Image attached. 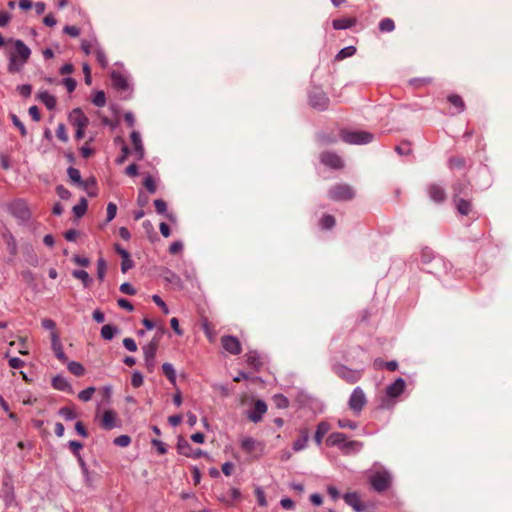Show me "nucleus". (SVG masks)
<instances>
[{"instance_id": "nucleus-36", "label": "nucleus", "mask_w": 512, "mask_h": 512, "mask_svg": "<svg viewBox=\"0 0 512 512\" xmlns=\"http://www.w3.org/2000/svg\"><path fill=\"white\" fill-rule=\"evenodd\" d=\"M3 237L5 239V242L7 244L9 253L13 256L17 254V242L13 234L8 230L6 233L3 234Z\"/></svg>"}, {"instance_id": "nucleus-53", "label": "nucleus", "mask_w": 512, "mask_h": 512, "mask_svg": "<svg viewBox=\"0 0 512 512\" xmlns=\"http://www.w3.org/2000/svg\"><path fill=\"white\" fill-rule=\"evenodd\" d=\"M107 271V263L104 258L100 257L97 260V278L99 281H103Z\"/></svg>"}, {"instance_id": "nucleus-60", "label": "nucleus", "mask_w": 512, "mask_h": 512, "mask_svg": "<svg viewBox=\"0 0 512 512\" xmlns=\"http://www.w3.org/2000/svg\"><path fill=\"white\" fill-rule=\"evenodd\" d=\"M94 393H95V388L94 387H88V388H86V389H84V390L79 392L78 398L81 401L87 402V401L92 399Z\"/></svg>"}, {"instance_id": "nucleus-64", "label": "nucleus", "mask_w": 512, "mask_h": 512, "mask_svg": "<svg viewBox=\"0 0 512 512\" xmlns=\"http://www.w3.org/2000/svg\"><path fill=\"white\" fill-rule=\"evenodd\" d=\"M55 191L62 200H68L72 196L71 192L61 184L56 186Z\"/></svg>"}, {"instance_id": "nucleus-46", "label": "nucleus", "mask_w": 512, "mask_h": 512, "mask_svg": "<svg viewBox=\"0 0 512 512\" xmlns=\"http://www.w3.org/2000/svg\"><path fill=\"white\" fill-rule=\"evenodd\" d=\"M68 370L75 376H83L85 374V368L80 362L71 361L68 363Z\"/></svg>"}, {"instance_id": "nucleus-44", "label": "nucleus", "mask_w": 512, "mask_h": 512, "mask_svg": "<svg viewBox=\"0 0 512 512\" xmlns=\"http://www.w3.org/2000/svg\"><path fill=\"white\" fill-rule=\"evenodd\" d=\"M356 53V47L355 46H347L342 48L335 56V61H341L344 60L347 57H351Z\"/></svg>"}, {"instance_id": "nucleus-37", "label": "nucleus", "mask_w": 512, "mask_h": 512, "mask_svg": "<svg viewBox=\"0 0 512 512\" xmlns=\"http://www.w3.org/2000/svg\"><path fill=\"white\" fill-rule=\"evenodd\" d=\"M88 209V202L86 198L82 197L78 204L73 207V213L76 218L83 217Z\"/></svg>"}, {"instance_id": "nucleus-57", "label": "nucleus", "mask_w": 512, "mask_h": 512, "mask_svg": "<svg viewBox=\"0 0 512 512\" xmlns=\"http://www.w3.org/2000/svg\"><path fill=\"white\" fill-rule=\"evenodd\" d=\"M151 445L156 449L159 455H164L167 453V446L164 442L159 440L158 438L151 439Z\"/></svg>"}, {"instance_id": "nucleus-35", "label": "nucleus", "mask_w": 512, "mask_h": 512, "mask_svg": "<svg viewBox=\"0 0 512 512\" xmlns=\"http://www.w3.org/2000/svg\"><path fill=\"white\" fill-rule=\"evenodd\" d=\"M447 100L456 108L457 113H461L465 110V103L460 95L450 94L448 95Z\"/></svg>"}, {"instance_id": "nucleus-6", "label": "nucleus", "mask_w": 512, "mask_h": 512, "mask_svg": "<svg viewBox=\"0 0 512 512\" xmlns=\"http://www.w3.org/2000/svg\"><path fill=\"white\" fill-rule=\"evenodd\" d=\"M333 372L349 384H354L362 378V370L352 369L344 364L337 363L333 366Z\"/></svg>"}, {"instance_id": "nucleus-23", "label": "nucleus", "mask_w": 512, "mask_h": 512, "mask_svg": "<svg viewBox=\"0 0 512 512\" xmlns=\"http://www.w3.org/2000/svg\"><path fill=\"white\" fill-rule=\"evenodd\" d=\"M112 86L117 91H125L129 88V84L124 75L120 72L112 71L111 75Z\"/></svg>"}, {"instance_id": "nucleus-33", "label": "nucleus", "mask_w": 512, "mask_h": 512, "mask_svg": "<svg viewBox=\"0 0 512 512\" xmlns=\"http://www.w3.org/2000/svg\"><path fill=\"white\" fill-rule=\"evenodd\" d=\"M362 446H363L362 442L356 441V440H348L346 438L343 446L340 449V451L343 454H350L352 452L359 451L362 448Z\"/></svg>"}, {"instance_id": "nucleus-1", "label": "nucleus", "mask_w": 512, "mask_h": 512, "mask_svg": "<svg viewBox=\"0 0 512 512\" xmlns=\"http://www.w3.org/2000/svg\"><path fill=\"white\" fill-rule=\"evenodd\" d=\"M13 42L15 51L9 55L8 72L18 73L31 55L30 48L22 40L9 39L7 43Z\"/></svg>"}, {"instance_id": "nucleus-25", "label": "nucleus", "mask_w": 512, "mask_h": 512, "mask_svg": "<svg viewBox=\"0 0 512 512\" xmlns=\"http://www.w3.org/2000/svg\"><path fill=\"white\" fill-rule=\"evenodd\" d=\"M356 17H343L332 20V26L335 30H344L352 28L356 25Z\"/></svg>"}, {"instance_id": "nucleus-34", "label": "nucleus", "mask_w": 512, "mask_h": 512, "mask_svg": "<svg viewBox=\"0 0 512 512\" xmlns=\"http://www.w3.org/2000/svg\"><path fill=\"white\" fill-rule=\"evenodd\" d=\"M257 442L252 437H245L241 440L240 447L246 454H252L255 451Z\"/></svg>"}, {"instance_id": "nucleus-18", "label": "nucleus", "mask_w": 512, "mask_h": 512, "mask_svg": "<svg viewBox=\"0 0 512 512\" xmlns=\"http://www.w3.org/2000/svg\"><path fill=\"white\" fill-rule=\"evenodd\" d=\"M429 198L437 204L443 203L446 200V192L439 184H430L427 188Z\"/></svg>"}, {"instance_id": "nucleus-27", "label": "nucleus", "mask_w": 512, "mask_h": 512, "mask_svg": "<svg viewBox=\"0 0 512 512\" xmlns=\"http://www.w3.org/2000/svg\"><path fill=\"white\" fill-rule=\"evenodd\" d=\"M52 348L55 353V356L61 361L65 362L67 360V357L63 351L62 344L59 340V335L57 332H52Z\"/></svg>"}, {"instance_id": "nucleus-5", "label": "nucleus", "mask_w": 512, "mask_h": 512, "mask_svg": "<svg viewBox=\"0 0 512 512\" xmlns=\"http://www.w3.org/2000/svg\"><path fill=\"white\" fill-rule=\"evenodd\" d=\"M328 196L335 202H345L352 200L355 192L349 184L341 183L332 186L328 191Z\"/></svg>"}, {"instance_id": "nucleus-45", "label": "nucleus", "mask_w": 512, "mask_h": 512, "mask_svg": "<svg viewBox=\"0 0 512 512\" xmlns=\"http://www.w3.org/2000/svg\"><path fill=\"white\" fill-rule=\"evenodd\" d=\"M395 151L401 156H407L412 153V144L408 140L402 141L395 147Z\"/></svg>"}, {"instance_id": "nucleus-38", "label": "nucleus", "mask_w": 512, "mask_h": 512, "mask_svg": "<svg viewBox=\"0 0 512 512\" xmlns=\"http://www.w3.org/2000/svg\"><path fill=\"white\" fill-rule=\"evenodd\" d=\"M162 371H163V374L166 376V378L169 380V382L173 385V386H176V372H175V369L173 368L172 364L170 363H164L162 365Z\"/></svg>"}, {"instance_id": "nucleus-43", "label": "nucleus", "mask_w": 512, "mask_h": 512, "mask_svg": "<svg viewBox=\"0 0 512 512\" xmlns=\"http://www.w3.org/2000/svg\"><path fill=\"white\" fill-rule=\"evenodd\" d=\"M67 174L72 183L77 184L79 186L84 184V182L81 178L80 171L77 168L70 166L67 169Z\"/></svg>"}, {"instance_id": "nucleus-42", "label": "nucleus", "mask_w": 512, "mask_h": 512, "mask_svg": "<svg viewBox=\"0 0 512 512\" xmlns=\"http://www.w3.org/2000/svg\"><path fill=\"white\" fill-rule=\"evenodd\" d=\"M72 275L74 278L81 280L83 286L86 288L89 287L92 282L91 277L85 270H74Z\"/></svg>"}, {"instance_id": "nucleus-19", "label": "nucleus", "mask_w": 512, "mask_h": 512, "mask_svg": "<svg viewBox=\"0 0 512 512\" xmlns=\"http://www.w3.org/2000/svg\"><path fill=\"white\" fill-rule=\"evenodd\" d=\"M405 388V380L399 377L393 383L386 387V394L390 398H397L404 392Z\"/></svg>"}, {"instance_id": "nucleus-54", "label": "nucleus", "mask_w": 512, "mask_h": 512, "mask_svg": "<svg viewBox=\"0 0 512 512\" xmlns=\"http://www.w3.org/2000/svg\"><path fill=\"white\" fill-rule=\"evenodd\" d=\"M58 414L63 416L65 420H74L77 418L76 411L68 406L62 407L59 409Z\"/></svg>"}, {"instance_id": "nucleus-41", "label": "nucleus", "mask_w": 512, "mask_h": 512, "mask_svg": "<svg viewBox=\"0 0 512 512\" xmlns=\"http://www.w3.org/2000/svg\"><path fill=\"white\" fill-rule=\"evenodd\" d=\"M317 141L322 145H332L337 143L338 138L333 133H321L317 136Z\"/></svg>"}, {"instance_id": "nucleus-21", "label": "nucleus", "mask_w": 512, "mask_h": 512, "mask_svg": "<svg viewBox=\"0 0 512 512\" xmlns=\"http://www.w3.org/2000/svg\"><path fill=\"white\" fill-rule=\"evenodd\" d=\"M345 502L351 506L357 512H363L366 509V506L362 503L360 496L357 492H348L343 496Z\"/></svg>"}, {"instance_id": "nucleus-14", "label": "nucleus", "mask_w": 512, "mask_h": 512, "mask_svg": "<svg viewBox=\"0 0 512 512\" xmlns=\"http://www.w3.org/2000/svg\"><path fill=\"white\" fill-rule=\"evenodd\" d=\"M221 345L225 351L232 355H239L242 352V345L239 339L232 335L221 337Z\"/></svg>"}, {"instance_id": "nucleus-48", "label": "nucleus", "mask_w": 512, "mask_h": 512, "mask_svg": "<svg viewBox=\"0 0 512 512\" xmlns=\"http://www.w3.org/2000/svg\"><path fill=\"white\" fill-rule=\"evenodd\" d=\"M322 229L330 230L335 226V218L331 214H324L320 219Z\"/></svg>"}, {"instance_id": "nucleus-55", "label": "nucleus", "mask_w": 512, "mask_h": 512, "mask_svg": "<svg viewBox=\"0 0 512 512\" xmlns=\"http://www.w3.org/2000/svg\"><path fill=\"white\" fill-rule=\"evenodd\" d=\"M11 121L13 125L19 130L20 135L25 137L27 135V130L22 121L18 118L16 114H10Z\"/></svg>"}, {"instance_id": "nucleus-10", "label": "nucleus", "mask_w": 512, "mask_h": 512, "mask_svg": "<svg viewBox=\"0 0 512 512\" xmlns=\"http://www.w3.org/2000/svg\"><path fill=\"white\" fill-rule=\"evenodd\" d=\"M452 200L459 198H472L473 185L469 180H457L452 185Z\"/></svg>"}, {"instance_id": "nucleus-17", "label": "nucleus", "mask_w": 512, "mask_h": 512, "mask_svg": "<svg viewBox=\"0 0 512 512\" xmlns=\"http://www.w3.org/2000/svg\"><path fill=\"white\" fill-rule=\"evenodd\" d=\"M309 104L318 110H325L329 105V98L324 92H315L309 96Z\"/></svg>"}, {"instance_id": "nucleus-16", "label": "nucleus", "mask_w": 512, "mask_h": 512, "mask_svg": "<svg viewBox=\"0 0 512 512\" xmlns=\"http://www.w3.org/2000/svg\"><path fill=\"white\" fill-rule=\"evenodd\" d=\"M267 412V405L263 400H256L252 409L249 411L248 418L254 423L262 420L263 415Z\"/></svg>"}, {"instance_id": "nucleus-22", "label": "nucleus", "mask_w": 512, "mask_h": 512, "mask_svg": "<svg viewBox=\"0 0 512 512\" xmlns=\"http://www.w3.org/2000/svg\"><path fill=\"white\" fill-rule=\"evenodd\" d=\"M331 425L328 421L322 420L317 424L316 431L314 433V441L317 446H321L323 443V438L330 431Z\"/></svg>"}, {"instance_id": "nucleus-31", "label": "nucleus", "mask_w": 512, "mask_h": 512, "mask_svg": "<svg viewBox=\"0 0 512 512\" xmlns=\"http://www.w3.org/2000/svg\"><path fill=\"white\" fill-rule=\"evenodd\" d=\"M176 448H177L178 454L183 455L188 458L193 449L192 446L190 445V443L182 435H179L177 437Z\"/></svg>"}, {"instance_id": "nucleus-39", "label": "nucleus", "mask_w": 512, "mask_h": 512, "mask_svg": "<svg viewBox=\"0 0 512 512\" xmlns=\"http://www.w3.org/2000/svg\"><path fill=\"white\" fill-rule=\"evenodd\" d=\"M273 403L278 409H286L289 407V399L282 393L275 394L272 397Z\"/></svg>"}, {"instance_id": "nucleus-24", "label": "nucleus", "mask_w": 512, "mask_h": 512, "mask_svg": "<svg viewBox=\"0 0 512 512\" xmlns=\"http://www.w3.org/2000/svg\"><path fill=\"white\" fill-rule=\"evenodd\" d=\"M347 438L346 434L342 432H333L328 435L326 438V446L329 448L337 447L339 450L343 446L345 439Z\"/></svg>"}, {"instance_id": "nucleus-47", "label": "nucleus", "mask_w": 512, "mask_h": 512, "mask_svg": "<svg viewBox=\"0 0 512 512\" xmlns=\"http://www.w3.org/2000/svg\"><path fill=\"white\" fill-rule=\"evenodd\" d=\"M379 30L382 33H389L395 29V23L391 18H383L379 22Z\"/></svg>"}, {"instance_id": "nucleus-63", "label": "nucleus", "mask_w": 512, "mask_h": 512, "mask_svg": "<svg viewBox=\"0 0 512 512\" xmlns=\"http://www.w3.org/2000/svg\"><path fill=\"white\" fill-rule=\"evenodd\" d=\"M131 385L133 388H139L143 385V375L139 371H134L131 376Z\"/></svg>"}, {"instance_id": "nucleus-29", "label": "nucleus", "mask_w": 512, "mask_h": 512, "mask_svg": "<svg viewBox=\"0 0 512 512\" xmlns=\"http://www.w3.org/2000/svg\"><path fill=\"white\" fill-rule=\"evenodd\" d=\"M37 98L45 105L48 110H54L57 105L56 97L48 91H41L37 94Z\"/></svg>"}, {"instance_id": "nucleus-7", "label": "nucleus", "mask_w": 512, "mask_h": 512, "mask_svg": "<svg viewBox=\"0 0 512 512\" xmlns=\"http://www.w3.org/2000/svg\"><path fill=\"white\" fill-rule=\"evenodd\" d=\"M160 339L154 336L150 342L143 347L145 367L149 373H152L155 368V357L159 348Z\"/></svg>"}, {"instance_id": "nucleus-15", "label": "nucleus", "mask_w": 512, "mask_h": 512, "mask_svg": "<svg viewBox=\"0 0 512 512\" xmlns=\"http://www.w3.org/2000/svg\"><path fill=\"white\" fill-rule=\"evenodd\" d=\"M118 422L117 413L112 409H108L103 412L99 424L102 429L109 431L117 427Z\"/></svg>"}, {"instance_id": "nucleus-56", "label": "nucleus", "mask_w": 512, "mask_h": 512, "mask_svg": "<svg viewBox=\"0 0 512 512\" xmlns=\"http://www.w3.org/2000/svg\"><path fill=\"white\" fill-rule=\"evenodd\" d=\"M92 102L95 106L97 107H103L105 106L106 104V95H105V92L100 90V91H97L94 96H93V99H92Z\"/></svg>"}, {"instance_id": "nucleus-58", "label": "nucleus", "mask_w": 512, "mask_h": 512, "mask_svg": "<svg viewBox=\"0 0 512 512\" xmlns=\"http://www.w3.org/2000/svg\"><path fill=\"white\" fill-rule=\"evenodd\" d=\"M143 186L151 194H154L157 190L156 182L151 175H148L147 177H145V179L143 181Z\"/></svg>"}, {"instance_id": "nucleus-30", "label": "nucleus", "mask_w": 512, "mask_h": 512, "mask_svg": "<svg viewBox=\"0 0 512 512\" xmlns=\"http://www.w3.org/2000/svg\"><path fill=\"white\" fill-rule=\"evenodd\" d=\"M246 363L256 372H259L263 366V363L256 351H249L246 354Z\"/></svg>"}, {"instance_id": "nucleus-61", "label": "nucleus", "mask_w": 512, "mask_h": 512, "mask_svg": "<svg viewBox=\"0 0 512 512\" xmlns=\"http://www.w3.org/2000/svg\"><path fill=\"white\" fill-rule=\"evenodd\" d=\"M69 449L72 452V454L77 457L81 455V450L83 449V444L76 440H71L68 443Z\"/></svg>"}, {"instance_id": "nucleus-49", "label": "nucleus", "mask_w": 512, "mask_h": 512, "mask_svg": "<svg viewBox=\"0 0 512 512\" xmlns=\"http://www.w3.org/2000/svg\"><path fill=\"white\" fill-rule=\"evenodd\" d=\"M94 141L93 137H90L88 141L80 148L81 156L85 159L90 158L95 154V149L90 147V144Z\"/></svg>"}, {"instance_id": "nucleus-8", "label": "nucleus", "mask_w": 512, "mask_h": 512, "mask_svg": "<svg viewBox=\"0 0 512 512\" xmlns=\"http://www.w3.org/2000/svg\"><path fill=\"white\" fill-rule=\"evenodd\" d=\"M320 162L331 170H342L345 167L344 160L334 151H323L319 155Z\"/></svg>"}, {"instance_id": "nucleus-62", "label": "nucleus", "mask_w": 512, "mask_h": 512, "mask_svg": "<svg viewBox=\"0 0 512 512\" xmlns=\"http://www.w3.org/2000/svg\"><path fill=\"white\" fill-rule=\"evenodd\" d=\"M113 443L119 447H126L131 443V438L129 435L123 434V435L117 436L113 440Z\"/></svg>"}, {"instance_id": "nucleus-13", "label": "nucleus", "mask_w": 512, "mask_h": 512, "mask_svg": "<svg viewBox=\"0 0 512 512\" xmlns=\"http://www.w3.org/2000/svg\"><path fill=\"white\" fill-rule=\"evenodd\" d=\"M311 430L308 426L303 425L297 429V438L293 442L292 448L295 452H299L307 447Z\"/></svg>"}, {"instance_id": "nucleus-11", "label": "nucleus", "mask_w": 512, "mask_h": 512, "mask_svg": "<svg viewBox=\"0 0 512 512\" xmlns=\"http://www.w3.org/2000/svg\"><path fill=\"white\" fill-rule=\"evenodd\" d=\"M366 403H367V399H366L364 391L362 390V388L356 387L350 395V398L348 401L349 408L353 412L358 414L363 410Z\"/></svg>"}, {"instance_id": "nucleus-4", "label": "nucleus", "mask_w": 512, "mask_h": 512, "mask_svg": "<svg viewBox=\"0 0 512 512\" xmlns=\"http://www.w3.org/2000/svg\"><path fill=\"white\" fill-rule=\"evenodd\" d=\"M342 141L348 144L362 145L370 143L373 140V134L366 131H351L343 128L339 132Z\"/></svg>"}, {"instance_id": "nucleus-51", "label": "nucleus", "mask_w": 512, "mask_h": 512, "mask_svg": "<svg viewBox=\"0 0 512 512\" xmlns=\"http://www.w3.org/2000/svg\"><path fill=\"white\" fill-rule=\"evenodd\" d=\"M154 206H155V210L157 211V213L165 214L169 220L173 219V216L171 214L166 213L167 212V204L163 199H155Z\"/></svg>"}, {"instance_id": "nucleus-32", "label": "nucleus", "mask_w": 512, "mask_h": 512, "mask_svg": "<svg viewBox=\"0 0 512 512\" xmlns=\"http://www.w3.org/2000/svg\"><path fill=\"white\" fill-rule=\"evenodd\" d=\"M52 387L59 391L72 392L71 385L62 375H56L55 377H53Z\"/></svg>"}, {"instance_id": "nucleus-20", "label": "nucleus", "mask_w": 512, "mask_h": 512, "mask_svg": "<svg viewBox=\"0 0 512 512\" xmlns=\"http://www.w3.org/2000/svg\"><path fill=\"white\" fill-rule=\"evenodd\" d=\"M452 201L455 205L456 211L461 216H468L473 211L472 198H459Z\"/></svg>"}, {"instance_id": "nucleus-3", "label": "nucleus", "mask_w": 512, "mask_h": 512, "mask_svg": "<svg viewBox=\"0 0 512 512\" xmlns=\"http://www.w3.org/2000/svg\"><path fill=\"white\" fill-rule=\"evenodd\" d=\"M7 210L14 218L22 223L28 222L32 216L28 203L21 198L11 201L7 206Z\"/></svg>"}, {"instance_id": "nucleus-28", "label": "nucleus", "mask_w": 512, "mask_h": 512, "mask_svg": "<svg viewBox=\"0 0 512 512\" xmlns=\"http://www.w3.org/2000/svg\"><path fill=\"white\" fill-rule=\"evenodd\" d=\"M448 168L452 171L464 170L467 168V159L464 156L455 155L448 159Z\"/></svg>"}, {"instance_id": "nucleus-26", "label": "nucleus", "mask_w": 512, "mask_h": 512, "mask_svg": "<svg viewBox=\"0 0 512 512\" xmlns=\"http://www.w3.org/2000/svg\"><path fill=\"white\" fill-rule=\"evenodd\" d=\"M135 153H136V159L142 160L144 158L145 152L144 147L141 141L140 134L137 131H132L130 135Z\"/></svg>"}, {"instance_id": "nucleus-9", "label": "nucleus", "mask_w": 512, "mask_h": 512, "mask_svg": "<svg viewBox=\"0 0 512 512\" xmlns=\"http://www.w3.org/2000/svg\"><path fill=\"white\" fill-rule=\"evenodd\" d=\"M0 497L7 507L11 506L12 503L15 502L16 496L14 491L13 477L9 473L5 474L3 477Z\"/></svg>"}, {"instance_id": "nucleus-59", "label": "nucleus", "mask_w": 512, "mask_h": 512, "mask_svg": "<svg viewBox=\"0 0 512 512\" xmlns=\"http://www.w3.org/2000/svg\"><path fill=\"white\" fill-rule=\"evenodd\" d=\"M56 136L60 141H62L64 143H66L69 140V137H68V134L66 131V126L63 123L58 124V126L56 128Z\"/></svg>"}, {"instance_id": "nucleus-40", "label": "nucleus", "mask_w": 512, "mask_h": 512, "mask_svg": "<svg viewBox=\"0 0 512 512\" xmlns=\"http://www.w3.org/2000/svg\"><path fill=\"white\" fill-rule=\"evenodd\" d=\"M117 333V327L112 324H106L101 328V337L104 340H112Z\"/></svg>"}, {"instance_id": "nucleus-50", "label": "nucleus", "mask_w": 512, "mask_h": 512, "mask_svg": "<svg viewBox=\"0 0 512 512\" xmlns=\"http://www.w3.org/2000/svg\"><path fill=\"white\" fill-rule=\"evenodd\" d=\"M94 54H95L96 61L99 64V66L102 69H106L108 67V60H107V57H106V54H105L104 50L102 48L98 47L94 51Z\"/></svg>"}, {"instance_id": "nucleus-2", "label": "nucleus", "mask_w": 512, "mask_h": 512, "mask_svg": "<svg viewBox=\"0 0 512 512\" xmlns=\"http://www.w3.org/2000/svg\"><path fill=\"white\" fill-rule=\"evenodd\" d=\"M369 484L373 491L382 494L392 486V475L386 469L373 472L369 476Z\"/></svg>"}, {"instance_id": "nucleus-12", "label": "nucleus", "mask_w": 512, "mask_h": 512, "mask_svg": "<svg viewBox=\"0 0 512 512\" xmlns=\"http://www.w3.org/2000/svg\"><path fill=\"white\" fill-rule=\"evenodd\" d=\"M68 121L75 130H86L89 125V118L81 108H74L68 115Z\"/></svg>"}, {"instance_id": "nucleus-52", "label": "nucleus", "mask_w": 512, "mask_h": 512, "mask_svg": "<svg viewBox=\"0 0 512 512\" xmlns=\"http://www.w3.org/2000/svg\"><path fill=\"white\" fill-rule=\"evenodd\" d=\"M163 278L166 282L171 284L179 285L181 283L180 277L175 272L168 268L165 269Z\"/></svg>"}]
</instances>
